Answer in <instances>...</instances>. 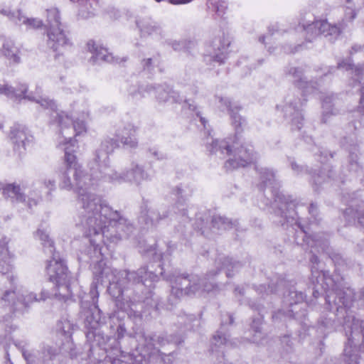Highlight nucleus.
Segmentation results:
<instances>
[{"mask_svg":"<svg viewBox=\"0 0 364 364\" xmlns=\"http://www.w3.org/2000/svg\"><path fill=\"white\" fill-rule=\"evenodd\" d=\"M83 201V208L87 210L88 213H92V216H89L87 224L89 225H95L93 228V234L97 235L100 231L102 230L105 227V222L102 220L100 214L102 209V205L95 202V199L89 200L88 197L82 198Z\"/></svg>","mask_w":364,"mask_h":364,"instance_id":"nucleus-4","label":"nucleus"},{"mask_svg":"<svg viewBox=\"0 0 364 364\" xmlns=\"http://www.w3.org/2000/svg\"><path fill=\"white\" fill-rule=\"evenodd\" d=\"M81 15L84 18H88L90 17H92L95 15L94 9H92V11H89L88 7L86 4L83 6V8L81 10Z\"/></svg>","mask_w":364,"mask_h":364,"instance_id":"nucleus-16","label":"nucleus"},{"mask_svg":"<svg viewBox=\"0 0 364 364\" xmlns=\"http://www.w3.org/2000/svg\"><path fill=\"white\" fill-rule=\"evenodd\" d=\"M156 1H158V2H159V1H161V0H156Z\"/></svg>","mask_w":364,"mask_h":364,"instance_id":"nucleus-23","label":"nucleus"},{"mask_svg":"<svg viewBox=\"0 0 364 364\" xmlns=\"http://www.w3.org/2000/svg\"><path fill=\"white\" fill-rule=\"evenodd\" d=\"M2 191L5 197L16 198L21 201L25 200V197L21 193V188L18 185L14 183L6 184L2 188Z\"/></svg>","mask_w":364,"mask_h":364,"instance_id":"nucleus-9","label":"nucleus"},{"mask_svg":"<svg viewBox=\"0 0 364 364\" xmlns=\"http://www.w3.org/2000/svg\"><path fill=\"white\" fill-rule=\"evenodd\" d=\"M46 272L50 281L58 287L65 283L68 279V267L63 260L60 258L53 257L48 263Z\"/></svg>","mask_w":364,"mask_h":364,"instance_id":"nucleus-5","label":"nucleus"},{"mask_svg":"<svg viewBox=\"0 0 364 364\" xmlns=\"http://www.w3.org/2000/svg\"><path fill=\"white\" fill-rule=\"evenodd\" d=\"M0 274L11 272L14 269V255L9 252L8 242L5 240L0 241Z\"/></svg>","mask_w":364,"mask_h":364,"instance_id":"nucleus-8","label":"nucleus"},{"mask_svg":"<svg viewBox=\"0 0 364 364\" xmlns=\"http://www.w3.org/2000/svg\"><path fill=\"white\" fill-rule=\"evenodd\" d=\"M87 50L92 54V58L94 60H102L107 63H114L115 58L109 53L107 48L90 40L87 43Z\"/></svg>","mask_w":364,"mask_h":364,"instance_id":"nucleus-7","label":"nucleus"},{"mask_svg":"<svg viewBox=\"0 0 364 364\" xmlns=\"http://www.w3.org/2000/svg\"><path fill=\"white\" fill-rule=\"evenodd\" d=\"M49 14L54 18L55 24L50 25L46 31L48 40L47 45L53 51L57 52L71 45L69 33L66 32L60 21L58 11L53 10Z\"/></svg>","mask_w":364,"mask_h":364,"instance_id":"nucleus-2","label":"nucleus"},{"mask_svg":"<svg viewBox=\"0 0 364 364\" xmlns=\"http://www.w3.org/2000/svg\"><path fill=\"white\" fill-rule=\"evenodd\" d=\"M314 26L317 28L320 33L326 36L331 23L327 20H318L314 22Z\"/></svg>","mask_w":364,"mask_h":364,"instance_id":"nucleus-11","label":"nucleus"},{"mask_svg":"<svg viewBox=\"0 0 364 364\" xmlns=\"http://www.w3.org/2000/svg\"><path fill=\"white\" fill-rule=\"evenodd\" d=\"M136 145V141H132V144H131V146H135Z\"/></svg>","mask_w":364,"mask_h":364,"instance_id":"nucleus-20","label":"nucleus"},{"mask_svg":"<svg viewBox=\"0 0 364 364\" xmlns=\"http://www.w3.org/2000/svg\"><path fill=\"white\" fill-rule=\"evenodd\" d=\"M75 151H70L68 148L65 150V163L66 164L67 168H74L75 169V173L74 175L75 179L77 181L79 179V176L77 174L78 168H80V165L77 163V156L74 153Z\"/></svg>","mask_w":364,"mask_h":364,"instance_id":"nucleus-10","label":"nucleus"},{"mask_svg":"<svg viewBox=\"0 0 364 364\" xmlns=\"http://www.w3.org/2000/svg\"><path fill=\"white\" fill-rule=\"evenodd\" d=\"M10 279H11V282H14V277L12 276V277H11Z\"/></svg>","mask_w":364,"mask_h":364,"instance_id":"nucleus-22","label":"nucleus"},{"mask_svg":"<svg viewBox=\"0 0 364 364\" xmlns=\"http://www.w3.org/2000/svg\"><path fill=\"white\" fill-rule=\"evenodd\" d=\"M171 4H186L189 2L190 0H169Z\"/></svg>","mask_w":364,"mask_h":364,"instance_id":"nucleus-18","label":"nucleus"},{"mask_svg":"<svg viewBox=\"0 0 364 364\" xmlns=\"http://www.w3.org/2000/svg\"><path fill=\"white\" fill-rule=\"evenodd\" d=\"M230 44V37L224 32L215 36L208 46V51L213 55V60L223 63L228 53Z\"/></svg>","mask_w":364,"mask_h":364,"instance_id":"nucleus-3","label":"nucleus"},{"mask_svg":"<svg viewBox=\"0 0 364 364\" xmlns=\"http://www.w3.org/2000/svg\"><path fill=\"white\" fill-rule=\"evenodd\" d=\"M90 295L92 300H97L99 297L98 285L97 283L92 284L90 290Z\"/></svg>","mask_w":364,"mask_h":364,"instance_id":"nucleus-15","label":"nucleus"},{"mask_svg":"<svg viewBox=\"0 0 364 364\" xmlns=\"http://www.w3.org/2000/svg\"><path fill=\"white\" fill-rule=\"evenodd\" d=\"M341 33H342V28L340 25L331 24L326 36L338 37L341 34Z\"/></svg>","mask_w":364,"mask_h":364,"instance_id":"nucleus-13","label":"nucleus"},{"mask_svg":"<svg viewBox=\"0 0 364 364\" xmlns=\"http://www.w3.org/2000/svg\"><path fill=\"white\" fill-rule=\"evenodd\" d=\"M23 22L28 28L33 29L40 28L43 25L42 21L37 18H27Z\"/></svg>","mask_w":364,"mask_h":364,"instance_id":"nucleus-12","label":"nucleus"},{"mask_svg":"<svg viewBox=\"0 0 364 364\" xmlns=\"http://www.w3.org/2000/svg\"><path fill=\"white\" fill-rule=\"evenodd\" d=\"M364 100V96H362L361 99H360V103H362Z\"/></svg>","mask_w":364,"mask_h":364,"instance_id":"nucleus-21","label":"nucleus"},{"mask_svg":"<svg viewBox=\"0 0 364 364\" xmlns=\"http://www.w3.org/2000/svg\"><path fill=\"white\" fill-rule=\"evenodd\" d=\"M213 146H219L222 153L224 150L228 156L232 155L233 159L226 161L225 166L228 168H236L240 166L245 167L250 164L252 161V154L246 147L242 144L236 136L230 139L228 141L218 140L213 141Z\"/></svg>","mask_w":364,"mask_h":364,"instance_id":"nucleus-1","label":"nucleus"},{"mask_svg":"<svg viewBox=\"0 0 364 364\" xmlns=\"http://www.w3.org/2000/svg\"><path fill=\"white\" fill-rule=\"evenodd\" d=\"M151 61H152L151 58L146 59V65H151Z\"/></svg>","mask_w":364,"mask_h":364,"instance_id":"nucleus-19","label":"nucleus"},{"mask_svg":"<svg viewBox=\"0 0 364 364\" xmlns=\"http://www.w3.org/2000/svg\"><path fill=\"white\" fill-rule=\"evenodd\" d=\"M73 125L75 132V136L80 135V134L86 132V127L82 121H73Z\"/></svg>","mask_w":364,"mask_h":364,"instance_id":"nucleus-14","label":"nucleus"},{"mask_svg":"<svg viewBox=\"0 0 364 364\" xmlns=\"http://www.w3.org/2000/svg\"><path fill=\"white\" fill-rule=\"evenodd\" d=\"M15 294H16L15 291H6L4 294L3 296L1 297V299H2L3 301H10V299H9V297L11 295L14 296Z\"/></svg>","mask_w":364,"mask_h":364,"instance_id":"nucleus-17","label":"nucleus"},{"mask_svg":"<svg viewBox=\"0 0 364 364\" xmlns=\"http://www.w3.org/2000/svg\"><path fill=\"white\" fill-rule=\"evenodd\" d=\"M10 139L15 146H17V149L21 146L25 149L26 146L32 141L33 136L28 133L27 129L25 127L16 124L11 129Z\"/></svg>","mask_w":364,"mask_h":364,"instance_id":"nucleus-6","label":"nucleus"}]
</instances>
